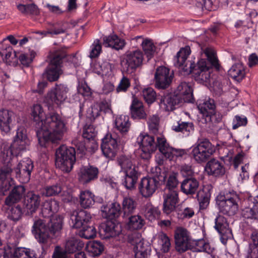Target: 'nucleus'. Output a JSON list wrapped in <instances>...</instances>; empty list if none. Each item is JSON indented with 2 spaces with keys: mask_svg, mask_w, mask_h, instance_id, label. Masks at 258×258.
Segmentation results:
<instances>
[{
  "mask_svg": "<svg viewBox=\"0 0 258 258\" xmlns=\"http://www.w3.org/2000/svg\"><path fill=\"white\" fill-rule=\"evenodd\" d=\"M29 145L26 129L20 126L18 128L13 142L9 144L4 142L0 148V195L5 196L14 184L12 178H8L13 171V160L26 150Z\"/></svg>",
  "mask_w": 258,
  "mask_h": 258,
  "instance_id": "nucleus-1",
  "label": "nucleus"
},
{
  "mask_svg": "<svg viewBox=\"0 0 258 258\" xmlns=\"http://www.w3.org/2000/svg\"><path fill=\"white\" fill-rule=\"evenodd\" d=\"M202 51L207 57V60L201 59L187 60L191 50L189 46L181 48L174 58V66L181 68L187 74H192L195 80L199 83L204 84L209 82L210 78V69L213 67L219 68L218 60L214 50L211 47L201 48Z\"/></svg>",
  "mask_w": 258,
  "mask_h": 258,
  "instance_id": "nucleus-2",
  "label": "nucleus"
},
{
  "mask_svg": "<svg viewBox=\"0 0 258 258\" xmlns=\"http://www.w3.org/2000/svg\"><path fill=\"white\" fill-rule=\"evenodd\" d=\"M44 114L41 105H33V126L40 146L43 147L51 141L57 143L67 133V122L56 112L48 113L44 120L41 118Z\"/></svg>",
  "mask_w": 258,
  "mask_h": 258,
  "instance_id": "nucleus-3",
  "label": "nucleus"
},
{
  "mask_svg": "<svg viewBox=\"0 0 258 258\" xmlns=\"http://www.w3.org/2000/svg\"><path fill=\"white\" fill-rule=\"evenodd\" d=\"M63 218L56 215L51 218L46 225L43 220L39 219L33 224V234L39 243H45L49 238L59 236L62 228Z\"/></svg>",
  "mask_w": 258,
  "mask_h": 258,
  "instance_id": "nucleus-4",
  "label": "nucleus"
},
{
  "mask_svg": "<svg viewBox=\"0 0 258 258\" xmlns=\"http://www.w3.org/2000/svg\"><path fill=\"white\" fill-rule=\"evenodd\" d=\"M179 93H168L161 96L160 99V106L166 111H172L175 106L182 102H192L194 99L192 89L188 83L181 82L178 86Z\"/></svg>",
  "mask_w": 258,
  "mask_h": 258,
  "instance_id": "nucleus-5",
  "label": "nucleus"
},
{
  "mask_svg": "<svg viewBox=\"0 0 258 258\" xmlns=\"http://www.w3.org/2000/svg\"><path fill=\"white\" fill-rule=\"evenodd\" d=\"M239 202V196L233 190L221 191L216 197V203L220 212L229 216L237 213Z\"/></svg>",
  "mask_w": 258,
  "mask_h": 258,
  "instance_id": "nucleus-6",
  "label": "nucleus"
},
{
  "mask_svg": "<svg viewBox=\"0 0 258 258\" xmlns=\"http://www.w3.org/2000/svg\"><path fill=\"white\" fill-rule=\"evenodd\" d=\"M76 162V151L73 147L68 148L64 145L60 146L55 152V164L61 171L68 173L73 167Z\"/></svg>",
  "mask_w": 258,
  "mask_h": 258,
  "instance_id": "nucleus-7",
  "label": "nucleus"
},
{
  "mask_svg": "<svg viewBox=\"0 0 258 258\" xmlns=\"http://www.w3.org/2000/svg\"><path fill=\"white\" fill-rule=\"evenodd\" d=\"M70 89L67 85L56 84L49 90L44 97L43 102L48 107L61 106L67 99L70 94Z\"/></svg>",
  "mask_w": 258,
  "mask_h": 258,
  "instance_id": "nucleus-8",
  "label": "nucleus"
},
{
  "mask_svg": "<svg viewBox=\"0 0 258 258\" xmlns=\"http://www.w3.org/2000/svg\"><path fill=\"white\" fill-rule=\"evenodd\" d=\"M144 55L139 49L126 51L120 58V65L123 72L131 74L143 63Z\"/></svg>",
  "mask_w": 258,
  "mask_h": 258,
  "instance_id": "nucleus-9",
  "label": "nucleus"
},
{
  "mask_svg": "<svg viewBox=\"0 0 258 258\" xmlns=\"http://www.w3.org/2000/svg\"><path fill=\"white\" fill-rule=\"evenodd\" d=\"M214 150L211 142L206 139L199 140L193 146L191 152L194 159L198 163L206 162L214 153Z\"/></svg>",
  "mask_w": 258,
  "mask_h": 258,
  "instance_id": "nucleus-10",
  "label": "nucleus"
},
{
  "mask_svg": "<svg viewBox=\"0 0 258 258\" xmlns=\"http://www.w3.org/2000/svg\"><path fill=\"white\" fill-rule=\"evenodd\" d=\"M122 144L121 139L116 135L107 134L102 140L101 148L103 154L107 158L113 159Z\"/></svg>",
  "mask_w": 258,
  "mask_h": 258,
  "instance_id": "nucleus-11",
  "label": "nucleus"
},
{
  "mask_svg": "<svg viewBox=\"0 0 258 258\" xmlns=\"http://www.w3.org/2000/svg\"><path fill=\"white\" fill-rule=\"evenodd\" d=\"M22 214L30 216L32 215V191L28 192L24 197L22 208L20 205L11 207L8 218L14 221H17L20 219Z\"/></svg>",
  "mask_w": 258,
  "mask_h": 258,
  "instance_id": "nucleus-12",
  "label": "nucleus"
},
{
  "mask_svg": "<svg viewBox=\"0 0 258 258\" xmlns=\"http://www.w3.org/2000/svg\"><path fill=\"white\" fill-rule=\"evenodd\" d=\"M66 54L62 51H56L52 55L49 68L47 71V78L50 82L57 81L62 74L61 64Z\"/></svg>",
  "mask_w": 258,
  "mask_h": 258,
  "instance_id": "nucleus-13",
  "label": "nucleus"
},
{
  "mask_svg": "<svg viewBox=\"0 0 258 258\" xmlns=\"http://www.w3.org/2000/svg\"><path fill=\"white\" fill-rule=\"evenodd\" d=\"M173 77V72L168 68L164 66L158 67L154 76L155 87L159 89H166L169 88Z\"/></svg>",
  "mask_w": 258,
  "mask_h": 258,
  "instance_id": "nucleus-14",
  "label": "nucleus"
},
{
  "mask_svg": "<svg viewBox=\"0 0 258 258\" xmlns=\"http://www.w3.org/2000/svg\"><path fill=\"white\" fill-rule=\"evenodd\" d=\"M174 238L176 250L180 253L191 250L193 247L189 232L185 228H177L175 231Z\"/></svg>",
  "mask_w": 258,
  "mask_h": 258,
  "instance_id": "nucleus-15",
  "label": "nucleus"
},
{
  "mask_svg": "<svg viewBox=\"0 0 258 258\" xmlns=\"http://www.w3.org/2000/svg\"><path fill=\"white\" fill-rule=\"evenodd\" d=\"M160 185L159 177H143L138 185L139 192L147 198L152 196Z\"/></svg>",
  "mask_w": 258,
  "mask_h": 258,
  "instance_id": "nucleus-16",
  "label": "nucleus"
},
{
  "mask_svg": "<svg viewBox=\"0 0 258 258\" xmlns=\"http://www.w3.org/2000/svg\"><path fill=\"white\" fill-rule=\"evenodd\" d=\"M70 225L73 228H81L87 224H91L92 216L90 212L84 210L73 211L70 215Z\"/></svg>",
  "mask_w": 258,
  "mask_h": 258,
  "instance_id": "nucleus-17",
  "label": "nucleus"
},
{
  "mask_svg": "<svg viewBox=\"0 0 258 258\" xmlns=\"http://www.w3.org/2000/svg\"><path fill=\"white\" fill-rule=\"evenodd\" d=\"M163 198V211L164 213L169 215L176 209L179 202L178 192L176 190L165 191Z\"/></svg>",
  "mask_w": 258,
  "mask_h": 258,
  "instance_id": "nucleus-18",
  "label": "nucleus"
},
{
  "mask_svg": "<svg viewBox=\"0 0 258 258\" xmlns=\"http://www.w3.org/2000/svg\"><path fill=\"white\" fill-rule=\"evenodd\" d=\"M121 232V226L111 220L102 223L99 226V233L103 239H108L118 235Z\"/></svg>",
  "mask_w": 258,
  "mask_h": 258,
  "instance_id": "nucleus-19",
  "label": "nucleus"
},
{
  "mask_svg": "<svg viewBox=\"0 0 258 258\" xmlns=\"http://www.w3.org/2000/svg\"><path fill=\"white\" fill-rule=\"evenodd\" d=\"M215 228L221 235L220 240L222 243L226 244L228 238L231 234V230L226 218L218 215L215 220Z\"/></svg>",
  "mask_w": 258,
  "mask_h": 258,
  "instance_id": "nucleus-20",
  "label": "nucleus"
},
{
  "mask_svg": "<svg viewBox=\"0 0 258 258\" xmlns=\"http://www.w3.org/2000/svg\"><path fill=\"white\" fill-rule=\"evenodd\" d=\"M99 170L98 167L88 165L80 168L79 180L83 184L88 183L96 180L98 177Z\"/></svg>",
  "mask_w": 258,
  "mask_h": 258,
  "instance_id": "nucleus-21",
  "label": "nucleus"
},
{
  "mask_svg": "<svg viewBox=\"0 0 258 258\" xmlns=\"http://www.w3.org/2000/svg\"><path fill=\"white\" fill-rule=\"evenodd\" d=\"M205 170L208 175L216 177H221L225 173L222 162L215 158L211 159L207 163Z\"/></svg>",
  "mask_w": 258,
  "mask_h": 258,
  "instance_id": "nucleus-22",
  "label": "nucleus"
},
{
  "mask_svg": "<svg viewBox=\"0 0 258 258\" xmlns=\"http://www.w3.org/2000/svg\"><path fill=\"white\" fill-rule=\"evenodd\" d=\"M124 177L122 179V184L125 188L130 190L136 189V184L140 176L138 169L123 172Z\"/></svg>",
  "mask_w": 258,
  "mask_h": 258,
  "instance_id": "nucleus-23",
  "label": "nucleus"
},
{
  "mask_svg": "<svg viewBox=\"0 0 258 258\" xmlns=\"http://www.w3.org/2000/svg\"><path fill=\"white\" fill-rule=\"evenodd\" d=\"M131 117L134 119H145L147 114L145 111L143 102L134 97L130 106Z\"/></svg>",
  "mask_w": 258,
  "mask_h": 258,
  "instance_id": "nucleus-24",
  "label": "nucleus"
},
{
  "mask_svg": "<svg viewBox=\"0 0 258 258\" xmlns=\"http://www.w3.org/2000/svg\"><path fill=\"white\" fill-rule=\"evenodd\" d=\"M101 211L103 217L112 221L119 216L121 207L118 203L115 202L109 205H103L101 207Z\"/></svg>",
  "mask_w": 258,
  "mask_h": 258,
  "instance_id": "nucleus-25",
  "label": "nucleus"
},
{
  "mask_svg": "<svg viewBox=\"0 0 258 258\" xmlns=\"http://www.w3.org/2000/svg\"><path fill=\"white\" fill-rule=\"evenodd\" d=\"M198 108L200 112L206 117H209L210 119L212 120L216 115V105L213 99H209L198 105Z\"/></svg>",
  "mask_w": 258,
  "mask_h": 258,
  "instance_id": "nucleus-26",
  "label": "nucleus"
},
{
  "mask_svg": "<svg viewBox=\"0 0 258 258\" xmlns=\"http://www.w3.org/2000/svg\"><path fill=\"white\" fill-rule=\"evenodd\" d=\"M199 181L194 177L185 178L181 183V190L186 195L195 194L199 187Z\"/></svg>",
  "mask_w": 258,
  "mask_h": 258,
  "instance_id": "nucleus-27",
  "label": "nucleus"
},
{
  "mask_svg": "<svg viewBox=\"0 0 258 258\" xmlns=\"http://www.w3.org/2000/svg\"><path fill=\"white\" fill-rule=\"evenodd\" d=\"M29 165H22L19 163L17 167L13 171L15 173V176L18 180L22 183L28 182L30 179L31 170H32V166L31 170L29 169Z\"/></svg>",
  "mask_w": 258,
  "mask_h": 258,
  "instance_id": "nucleus-28",
  "label": "nucleus"
},
{
  "mask_svg": "<svg viewBox=\"0 0 258 258\" xmlns=\"http://www.w3.org/2000/svg\"><path fill=\"white\" fill-rule=\"evenodd\" d=\"M59 203L55 200L46 201L43 203L41 208V214L44 218L51 217L52 215L58 212Z\"/></svg>",
  "mask_w": 258,
  "mask_h": 258,
  "instance_id": "nucleus-29",
  "label": "nucleus"
},
{
  "mask_svg": "<svg viewBox=\"0 0 258 258\" xmlns=\"http://www.w3.org/2000/svg\"><path fill=\"white\" fill-rule=\"evenodd\" d=\"M25 191V188L23 185L14 186L9 195L6 198L5 203L7 206H11L18 203L22 198Z\"/></svg>",
  "mask_w": 258,
  "mask_h": 258,
  "instance_id": "nucleus-30",
  "label": "nucleus"
},
{
  "mask_svg": "<svg viewBox=\"0 0 258 258\" xmlns=\"http://www.w3.org/2000/svg\"><path fill=\"white\" fill-rule=\"evenodd\" d=\"M211 189L209 186H204L200 189L197 195L200 209H206L208 206L211 198Z\"/></svg>",
  "mask_w": 258,
  "mask_h": 258,
  "instance_id": "nucleus-31",
  "label": "nucleus"
},
{
  "mask_svg": "<svg viewBox=\"0 0 258 258\" xmlns=\"http://www.w3.org/2000/svg\"><path fill=\"white\" fill-rule=\"evenodd\" d=\"M13 115V112L9 110H0V129L2 132L7 133L10 131V123L12 121V117Z\"/></svg>",
  "mask_w": 258,
  "mask_h": 258,
  "instance_id": "nucleus-32",
  "label": "nucleus"
},
{
  "mask_svg": "<svg viewBox=\"0 0 258 258\" xmlns=\"http://www.w3.org/2000/svg\"><path fill=\"white\" fill-rule=\"evenodd\" d=\"M246 258H258V231H253L250 234Z\"/></svg>",
  "mask_w": 258,
  "mask_h": 258,
  "instance_id": "nucleus-33",
  "label": "nucleus"
},
{
  "mask_svg": "<svg viewBox=\"0 0 258 258\" xmlns=\"http://www.w3.org/2000/svg\"><path fill=\"white\" fill-rule=\"evenodd\" d=\"M137 142L140 147L154 151H156L157 149V142H155L154 138L148 135L141 134L137 138Z\"/></svg>",
  "mask_w": 258,
  "mask_h": 258,
  "instance_id": "nucleus-34",
  "label": "nucleus"
},
{
  "mask_svg": "<svg viewBox=\"0 0 258 258\" xmlns=\"http://www.w3.org/2000/svg\"><path fill=\"white\" fill-rule=\"evenodd\" d=\"M172 130L177 133H181L188 136L194 131V125L192 122L183 121L181 119L172 126Z\"/></svg>",
  "mask_w": 258,
  "mask_h": 258,
  "instance_id": "nucleus-35",
  "label": "nucleus"
},
{
  "mask_svg": "<svg viewBox=\"0 0 258 258\" xmlns=\"http://www.w3.org/2000/svg\"><path fill=\"white\" fill-rule=\"evenodd\" d=\"M123 217L133 214L137 207L136 201L131 197H125L122 202Z\"/></svg>",
  "mask_w": 258,
  "mask_h": 258,
  "instance_id": "nucleus-36",
  "label": "nucleus"
},
{
  "mask_svg": "<svg viewBox=\"0 0 258 258\" xmlns=\"http://www.w3.org/2000/svg\"><path fill=\"white\" fill-rule=\"evenodd\" d=\"M84 245L82 241L74 237L67 239L64 244V250L68 253H73L80 250Z\"/></svg>",
  "mask_w": 258,
  "mask_h": 258,
  "instance_id": "nucleus-37",
  "label": "nucleus"
},
{
  "mask_svg": "<svg viewBox=\"0 0 258 258\" xmlns=\"http://www.w3.org/2000/svg\"><path fill=\"white\" fill-rule=\"evenodd\" d=\"M156 145L157 149H159L165 158L171 159L172 147L167 142L165 137L162 136L157 137Z\"/></svg>",
  "mask_w": 258,
  "mask_h": 258,
  "instance_id": "nucleus-38",
  "label": "nucleus"
},
{
  "mask_svg": "<svg viewBox=\"0 0 258 258\" xmlns=\"http://www.w3.org/2000/svg\"><path fill=\"white\" fill-rule=\"evenodd\" d=\"M156 145L157 149H159L165 158L171 159L172 147L167 142L165 137L162 136L157 137Z\"/></svg>",
  "mask_w": 258,
  "mask_h": 258,
  "instance_id": "nucleus-39",
  "label": "nucleus"
},
{
  "mask_svg": "<svg viewBox=\"0 0 258 258\" xmlns=\"http://www.w3.org/2000/svg\"><path fill=\"white\" fill-rule=\"evenodd\" d=\"M143 212L145 217L150 221L158 219L161 214L159 208L153 206L150 202L145 205Z\"/></svg>",
  "mask_w": 258,
  "mask_h": 258,
  "instance_id": "nucleus-40",
  "label": "nucleus"
},
{
  "mask_svg": "<svg viewBox=\"0 0 258 258\" xmlns=\"http://www.w3.org/2000/svg\"><path fill=\"white\" fill-rule=\"evenodd\" d=\"M96 202L94 195L89 190L81 191L80 195V204L84 209L92 207Z\"/></svg>",
  "mask_w": 258,
  "mask_h": 258,
  "instance_id": "nucleus-41",
  "label": "nucleus"
},
{
  "mask_svg": "<svg viewBox=\"0 0 258 258\" xmlns=\"http://www.w3.org/2000/svg\"><path fill=\"white\" fill-rule=\"evenodd\" d=\"M117 161L121 167V172L123 173L138 169L133 164L131 157L129 156L121 155L117 157Z\"/></svg>",
  "mask_w": 258,
  "mask_h": 258,
  "instance_id": "nucleus-42",
  "label": "nucleus"
},
{
  "mask_svg": "<svg viewBox=\"0 0 258 258\" xmlns=\"http://www.w3.org/2000/svg\"><path fill=\"white\" fill-rule=\"evenodd\" d=\"M125 218L128 219L126 225L130 230L141 229L145 225V221L140 215L132 214Z\"/></svg>",
  "mask_w": 258,
  "mask_h": 258,
  "instance_id": "nucleus-43",
  "label": "nucleus"
},
{
  "mask_svg": "<svg viewBox=\"0 0 258 258\" xmlns=\"http://www.w3.org/2000/svg\"><path fill=\"white\" fill-rule=\"evenodd\" d=\"M228 74L234 80L240 82L245 76L244 67L240 63L235 64L229 70Z\"/></svg>",
  "mask_w": 258,
  "mask_h": 258,
  "instance_id": "nucleus-44",
  "label": "nucleus"
},
{
  "mask_svg": "<svg viewBox=\"0 0 258 258\" xmlns=\"http://www.w3.org/2000/svg\"><path fill=\"white\" fill-rule=\"evenodd\" d=\"M11 245L10 258H32L30 255V249L25 247H16L13 244Z\"/></svg>",
  "mask_w": 258,
  "mask_h": 258,
  "instance_id": "nucleus-45",
  "label": "nucleus"
},
{
  "mask_svg": "<svg viewBox=\"0 0 258 258\" xmlns=\"http://www.w3.org/2000/svg\"><path fill=\"white\" fill-rule=\"evenodd\" d=\"M130 124L128 116L121 115L115 119V126L122 134L126 133L128 131Z\"/></svg>",
  "mask_w": 258,
  "mask_h": 258,
  "instance_id": "nucleus-46",
  "label": "nucleus"
},
{
  "mask_svg": "<svg viewBox=\"0 0 258 258\" xmlns=\"http://www.w3.org/2000/svg\"><path fill=\"white\" fill-rule=\"evenodd\" d=\"M193 247L191 249L198 252H206L210 253L212 252L209 243L205 241L203 239H200L197 240H192Z\"/></svg>",
  "mask_w": 258,
  "mask_h": 258,
  "instance_id": "nucleus-47",
  "label": "nucleus"
},
{
  "mask_svg": "<svg viewBox=\"0 0 258 258\" xmlns=\"http://www.w3.org/2000/svg\"><path fill=\"white\" fill-rule=\"evenodd\" d=\"M15 57L18 59L22 65L25 67H28L32 62V50L29 49V52H17L14 51Z\"/></svg>",
  "mask_w": 258,
  "mask_h": 258,
  "instance_id": "nucleus-48",
  "label": "nucleus"
},
{
  "mask_svg": "<svg viewBox=\"0 0 258 258\" xmlns=\"http://www.w3.org/2000/svg\"><path fill=\"white\" fill-rule=\"evenodd\" d=\"M88 252L93 256L100 255L104 250V246L100 241L94 240L87 245Z\"/></svg>",
  "mask_w": 258,
  "mask_h": 258,
  "instance_id": "nucleus-49",
  "label": "nucleus"
},
{
  "mask_svg": "<svg viewBox=\"0 0 258 258\" xmlns=\"http://www.w3.org/2000/svg\"><path fill=\"white\" fill-rule=\"evenodd\" d=\"M79 232V235L85 239H89L94 238L96 236V230L91 222L81 228Z\"/></svg>",
  "mask_w": 258,
  "mask_h": 258,
  "instance_id": "nucleus-50",
  "label": "nucleus"
},
{
  "mask_svg": "<svg viewBox=\"0 0 258 258\" xmlns=\"http://www.w3.org/2000/svg\"><path fill=\"white\" fill-rule=\"evenodd\" d=\"M142 46L148 59L153 57L155 52L156 47L152 41L150 39H146L142 42Z\"/></svg>",
  "mask_w": 258,
  "mask_h": 258,
  "instance_id": "nucleus-51",
  "label": "nucleus"
},
{
  "mask_svg": "<svg viewBox=\"0 0 258 258\" xmlns=\"http://www.w3.org/2000/svg\"><path fill=\"white\" fill-rule=\"evenodd\" d=\"M158 239L159 242L161 245V250L164 253H166L169 251L171 243L169 238L166 234L163 232H160L158 234Z\"/></svg>",
  "mask_w": 258,
  "mask_h": 258,
  "instance_id": "nucleus-52",
  "label": "nucleus"
},
{
  "mask_svg": "<svg viewBox=\"0 0 258 258\" xmlns=\"http://www.w3.org/2000/svg\"><path fill=\"white\" fill-rule=\"evenodd\" d=\"M139 244V247L133 248L135 258H147L151 251V247L146 244L142 246Z\"/></svg>",
  "mask_w": 258,
  "mask_h": 258,
  "instance_id": "nucleus-53",
  "label": "nucleus"
},
{
  "mask_svg": "<svg viewBox=\"0 0 258 258\" xmlns=\"http://www.w3.org/2000/svg\"><path fill=\"white\" fill-rule=\"evenodd\" d=\"M160 119L158 115H153L149 118L148 122L149 129L151 133L156 135L159 128Z\"/></svg>",
  "mask_w": 258,
  "mask_h": 258,
  "instance_id": "nucleus-54",
  "label": "nucleus"
},
{
  "mask_svg": "<svg viewBox=\"0 0 258 258\" xmlns=\"http://www.w3.org/2000/svg\"><path fill=\"white\" fill-rule=\"evenodd\" d=\"M127 241L134 246L133 248L137 247L138 248L140 244L142 245L141 246L145 245L141 237V235L137 232H134L128 235Z\"/></svg>",
  "mask_w": 258,
  "mask_h": 258,
  "instance_id": "nucleus-55",
  "label": "nucleus"
},
{
  "mask_svg": "<svg viewBox=\"0 0 258 258\" xmlns=\"http://www.w3.org/2000/svg\"><path fill=\"white\" fill-rule=\"evenodd\" d=\"M97 132L93 125L85 126L83 130L82 137L88 140H93Z\"/></svg>",
  "mask_w": 258,
  "mask_h": 258,
  "instance_id": "nucleus-56",
  "label": "nucleus"
},
{
  "mask_svg": "<svg viewBox=\"0 0 258 258\" xmlns=\"http://www.w3.org/2000/svg\"><path fill=\"white\" fill-rule=\"evenodd\" d=\"M143 96L148 104H151L156 98V93L152 88H148L143 90Z\"/></svg>",
  "mask_w": 258,
  "mask_h": 258,
  "instance_id": "nucleus-57",
  "label": "nucleus"
},
{
  "mask_svg": "<svg viewBox=\"0 0 258 258\" xmlns=\"http://www.w3.org/2000/svg\"><path fill=\"white\" fill-rule=\"evenodd\" d=\"M257 206H253L252 208L246 207L242 211V216L246 219H256Z\"/></svg>",
  "mask_w": 258,
  "mask_h": 258,
  "instance_id": "nucleus-58",
  "label": "nucleus"
},
{
  "mask_svg": "<svg viewBox=\"0 0 258 258\" xmlns=\"http://www.w3.org/2000/svg\"><path fill=\"white\" fill-rule=\"evenodd\" d=\"M62 187L59 183L47 186L45 188V195L47 197L55 196L61 192Z\"/></svg>",
  "mask_w": 258,
  "mask_h": 258,
  "instance_id": "nucleus-59",
  "label": "nucleus"
},
{
  "mask_svg": "<svg viewBox=\"0 0 258 258\" xmlns=\"http://www.w3.org/2000/svg\"><path fill=\"white\" fill-rule=\"evenodd\" d=\"M247 123V119L244 116L235 115L233 120L232 128L235 130L241 126H245Z\"/></svg>",
  "mask_w": 258,
  "mask_h": 258,
  "instance_id": "nucleus-60",
  "label": "nucleus"
},
{
  "mask_svg": "<svg viewBox=\"0 0 258 258\" xmlns=\"http://www.w3.org/2000/svg\"><path fill=\"white\" fill-rule=\"evenodd\" d=\"M131 86L130 79L126 77L123 76L116 88L117 92H126Z\"/></svg>",
  "mask_w": 258,
  "mask_h": 258,
  "instance_id": "nucleus-61",
  "label": "nucleus"
},
{
  "mask_svg": "<svg viewBox=\"0 0 258 258\" xmlns=\"http://www.w3.org/2000/svg\"><path fill=\"white\" fill-rule=\"evenodd\" d=\"M202 9L209 11H215L218 6V0H202Z\"/></svg>",
  "mask_w": 258,
  "mask_h": 258,
  "instance_id": "nucleus-62",
  "label": "nucleus"
},
{
  "mask_svg": "<svg viewBox=\"0 0 258 258\" xmlns=\"http://www.w3.org/2000/svg\"><path fill=\"white\" fill-rule=\"evenodd\" d=\"M64 23H56L53 26V27L48 31V33L51 34L58 35L64 33L67 30V28L64 26Z\"/></svg>",
  "mask_w": 258,
  "mask_h": 258,
  "instance_id": "nucleus-63",
  "label": "nucleus"
},
{
  "mask_svg": "<svg viewBox=\"0 0 258 258\" xmlns=\"http://www.w3.org/2000/svg\"><path fill=\"white\" fill-rule=\"evenodd\" d=\"M178 184V181L175 175L169 176L166 183V191L175 190Z\"/></svg>",
  "mask_w": 258,
  "mask_h": 258,
  "instance_id": "nucleus-64",
  "label": "nucleus"
}]
</instances>
